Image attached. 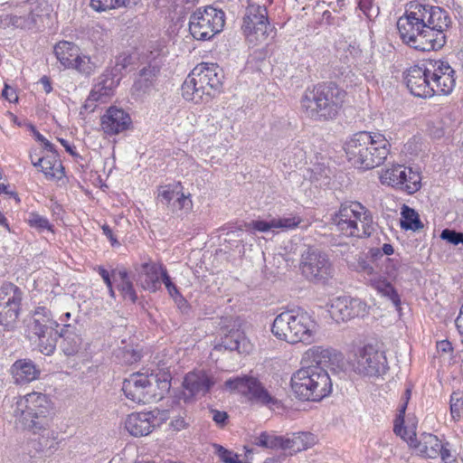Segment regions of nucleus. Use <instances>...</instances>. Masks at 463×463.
<instances>
[{
    "label": "nucleus",
    "mask_w": 463,
    "mask_h": 463,
    "mask_svg": "<svg viewBox=\"0 0 463 463\" xmlns=\"http://www.w3.org/2000/svg\"><path fill=\"white\" fill-rule=\"evenodd\" d=\"M331 220L337 231L346 237L365 238L374 231L371 212L356 201L341 203Z\"/></svg>",
    "instance_id": "7"
},
{
    "label": "nucleus",
    "mask_w": 463,
    "mask_h": 463,
    "mask_svg": "<svg viewBox=\"0 0 463 463\" xmlns=\"http://www.w3.org/2000/svg\"><path fill=\"white\" fill-rule=\"evenodd\" d=\"M34 166L40 165L48 179L61 180L64 175V168L58 155L42 156L36 162L32 161Z\"/></svg>",
    "instance_id": "31"
},
{
    "label": "nucleus",
    "mask_w": 463,
    "mask_h": 463,
    "mask_svg": "<svg viewBox=\"0 0 463 463\" xmlns=\"http://www.w3.org/2000/svg\"><path fill=\"white\" fill-rule=\"evenodd\" d=\"M440 238L452 245H463V232L455 230L444 229L440 233Z\"/></svg>",
    "instance_id": "53"
},
{
    "label": "nucleus",
    "mask_w": 463,
    "mask_h": 463,
    "mask_svg": "<svg viewBox=\"0 0 463 463\" xmlns=\"http://www.w3.org/2000/svg\"><path fill=\"white\" fill-rule=\"evenodd\" d=\"M183 190L181 183L173 184H166L160 186L158 189V199L169 208L175 198L178 196V193Z\"/></svg>",
    "instance_id": "40"
},
{
    "label": "nucleus",
    "mask_w": 463,
    "mask_h": 463,
    "mask_svg": "<svg viewBox=\"0 0 463 463\" xmlns=\"http://www.w3.org/2000/svg\"><path fill=\"white\" fill-rule=\"evenodd\" d=\"M112 279L118 282V288L121 291L125 298L131 302H136L137 296L134 289L133 283L128 277L126 269L113 270Z\"/></svg>",
    "instance_id": "36"
},
{
    "label": "nucleus",
    "mask_w": 463,
    "mask_h": 463,
    "mask_svg": "<svg viewBox=\"0 0 463 463\" xmlns=\"http://www.w3.org/2000/svg\"><path fill=\"white\" fill-rule=\"evenodd\" d=\"M450 18L439 6L410 2L405 14L397 21L402 41L421 52L439 50L446 43L445 31Z\"/></svg>",
    "instance_id": "1"
},
{
    "label": "nucleus",
    "mask_w": 463,
    "mask_h": 463,
    "mask_svg": "<svg viewBox=\"0 0 463 463\" xmlns=\"http://www.w3.org/2000/svg\"><path fill=\"white\" fill-rule=\"evenodd\" d=\"M224 13L212 6L198 8L190 16L189 31L196 40H210L222 31Z\"/></svg>",
    "instance_id": "9"
},
{
    "label": "nucleus",
    "mask_w": 463,
    "mask_h": 463,
    "mask_svg": "<svg viewBox=\"0 0 463 463\" xmlns=\"http://www.w3.org/2000/svg\"><path fill=\"white\" fill-rule=\"evenodd\" d=\"M27 222L32 228H35L40 232L43 230L52 231V225L49 220L37 213H30L28 214Z\"/></svg>",
    "instance_id": "49"
},
{
    "label": "nucleus",
    "mask_w": 463,
    "mask_h": 463,
    "mask_svg": "<svg viewBox=\"0 0 463 463\" xmlns=\"http://www.w3.org/2000/svg\"><path fill=\"white\" fill-rule=\"evenodd\" d=\"M117 356H121L125 364H133L140 360V354L130 348L118 350Z\"/></svg>",
    "instance_id": "55"
},
{
    "label": "nucleus",
    "mask_w": 463,
    "mask_h": 463,
    "mask_svg": "<svg viewBox=\"0 0 463 463\" xmlns=\"http://www.w3.org/2000/svg\"><path fill=\"white\" fill-rule=\"evenodd\" d=\"M315 443V437L309 432L294 433L291 437L283 438V450L295 454L308 449Z\"/></svg>",
    "instance_id": "32"
},
{
    "label": "nucleus",
    "mask_w": 463,
    "mask_h": 463,
    "mask_svg": "<svg viewBox=\"0 0 463 463\" xmlns=\"http://www.w3.org/2000/svg\"><path fill=\"white\" fill-rule=\"evenodd\" d=\"M455 323L458 332L463 335V312L459 311Z\"/></svg>",
    "instance_id": "64"
},
{
    "label": "nucleus",
    "mask_w": 463,
    "mask_h": 463,
    "mask_svg": "<svg viewBox=\"0 0 463 463\" xmlns=\"http://www.w3.org/2000/svg\"><path fill=\"white\" fill-rule=\"evenodd\" d=\"M302 222V219L297 215H290L287 217L273 218V225L275 232L278 231H288L298 227Z\"/></svg>",
    "instance_id": "42"
},
{
    "label": "nucleus",
    "mask_w": 463,
    "mask_h": 463,
    "mask_svg": "<svg viewBox=\"0 0 463 463\" xmlns=\"http://www.w3.org/2000/svg\"><path fill=\"white\" fill-rule=\"evenodd\" d=\"M401 215V226L402 229L416 232L423 228V223L418 213L408 205H402Z\"/></svg>",
    "instance_id": "38"
},
{
    "label": "nucleus",
    "mask_w": 463,
    "mask_h": 463,
    "mask_svg": "<svg viewBox=\"0 0 463 463\" xmlns=\"http://www.w3.org/2000/svg\"><path fill=\"white\" fill-rule=\"evenodd\" d=\"M24 293L16 285L6 282L0 286V325L10 330L16 323Z\"/></svg>",
    "instance_id": "16"
},
{
    "label": "nucleus",
    "mask_w": 463,
    "mask_h": 463,
    "mask_svg": "<svg viewBox=\"0 0 463 463\" xmlns=\"http://www.w3.org/2000/svg\"><path fill=\"white\" fill-rule=\"evenodd\" d=\"M370 284L380 294L391 300L395 307L400 306V297L391 282L388 281V278L377 275L375 278L370 279Z\"/></svg>",
    "instance_id": "35"
},
{
    "label": "nucleus",
    "mask_w": 463,
    "mask_h": 463,
    "mask_svg": "<svg viewBox=\"0 0 463 463\" xmlns=\"http://www.w3.org/2000/svg\"><path fill=\"white\" fill-rule=\"evenodd\" d=\"M390 143L383 134L360 131L344 146L347 160L356 168L369 170L381 165L389 154Z\"/></svg>",
    "instance_id": "4"
},
{
    "label": "nucleus",
    "mask_w": 463,
    "mask_h": 463,
    "mask_svg": "<svg viewBox=\"0 0 463 463\" xmlns=\"http://www.w3.org/2000/svg\"><path fill=\"white\" fill-rule=\"evenodd\" d=\"M358 6L364 14L368 18H371L373 15L374 12L373 0H359Z\"/></svg>",
    "instance_id": "56"
},
{
    "label": "nucleus",
    "mask_w": 463,
    "mask_h": 463,
    "mask_svg": "<svg viewBox=\"0 0 463 463\" xmlns=\"http://www.w3.org/2000/svg\"><path fill=\"white\" fill-rule=\"evenodd\" d=\"M156 385V375L136 373L124 380L122 391L128 400L136 403H148L157 396Z\"/></svg>",
    "instance_id": "14"
},
{
    "label": "nucleus",
    "mask_w": 463,
    "mask_h": 463,
    "mask_svg": "<svg viewBox=\"0 0 463 463\" xmlns=\"http://www.w3.org/2000/svg\"><path fill=\"white\" fill-rule=\"evenodd\" d=\"M117 82L110 74H103L97 84L92 88L87 100L85 108L94 110L96 102L105 103L113 93Z\"/></svg>",
    "instance_id": "26"
},
{
    "label": "nucleus",
    "mask_w": 463,
    "mask_h": 463,
    "mask_svg": "<svg viewBox=\"0 0 463 463\" xmlns=\"http://www.w3.org/2000/svg\"><path fill=\"white\" fill-rule=\"evenodd\" d=\"M398 260L385 257L379 260L378 276L383 277L386 275L388 279L395 278L397 273Z\"/></svg>",
    "instance_id": "44"
},
{
    "label": "nucleus",
    "mask_w": 463,
    "mask_h": 463,
    "mask_svg": "<svg viewBox=\"0 0 463 463\" xmlns=\"http://www.w3.org/2000/svg\"><path fill=\"white\" fill-rule=\"evenodd\" d=\"M380 180L383 184L412 194L421 186V177L418 171L404 165H392L382 171Z\"/></svg>",
    "instance_id": "15"
},
{
    "label": "nucleus",
    "mask_w": 463,
    "mask_h": 463,
    "mask_svg": "<svg viewBox=\"0 0 463 463\" xmlns=\"http://www.w3.org/2000/svg\"><path fill=\"white\" fill-rule=\"evenodd\" d=\"M393 247L389 243H384L383 247L380 248H372L368 254L373 259V262H379L385 257H388L393 253Z\"/></svg>",
    "instance_id": "50"
},
{
    "label": "nucleus",
    "mask_w": 463,
    "mask_h": 463,
    "mask_svg": "<svg viewBox=\"0 0 463 463\" xmlns=\"http://www.w3.org/2000/svg\"><path fill=\"white\" fill-rule=\"evenodd\" d=\"M58 326L59 324L52 319L50 310L44 307H39L27 326L28 337L37 344L40 352L45 355L53 354L57 336L61 339L60 346L66 355L76 354L82 344L76 326L65 324L60 332L57 331Z\"/></svg>",
    "instance_id": "3"
},
{
    "label": "nucleus",
    "mask_w": 463,
    "mask_h": 463,
    "mask_svg": "<svg viewBox=\"0 0 463 463\" xmlns=\"http://www.w3.org/2000/svg\"><path fill=\"white\" fill-rule=\"evenodd\" d=\"M213 384V378L203 371L189 373L184 380V387L191 396L204 395Z\"/></svg>",
    "instance_id": "28"
},
{
    "label": "nucleus",
    "mask_w": 463,
    "mask_h": 463,
    "mask_svg": "<svg viewBox=\"0 0 463 463\" xmlns=\"http://www.w3.org/2000/svg\"><path fill=\"white\" fill-rule=\"evenodd\" d=\"M173 212L184 211L188 213L193 208V202L190 195H185L182 191L178 193V196L169 207Z\"/></svg>",
    "instance_id": "47"
},
{
    "label": "nucleus",
    "mask_w": 463,
    "mask_h": 463,
    "mask_svg": "<svg viewBox=\"0 0 463 463\" xmlns=\"http://www.w3.org/2000/svg\"><path fill=\"white\" fill-rule=\"evenodd\" d=\"M245 227L247 230H255L260 232H267L269 231H272L275 232V228L273 225V218L269 221H263V220H256L251 221L250 222H248L245 224Z\"/></svg>",
    "instance_id": "51"
},
{
    "label": "nucleus",
    "mask_w": 463,
    "mask_h": 463,
    "mask_svg": "<svg viewBox=\"0 0 463 463\" xmlns=\"http://www.w3.org/2000/svg\"><path fill=\"white\" fill-rule=\"evenodd\" d=\"M411 388H407L402 396L403 402L399 409V414L395 420V424H394V428H393V431L397 435H400L404 439H405L406 431L403 430V427H402L403 417H404V413H405V411L407 408L408 402L411 399Z\"/></svg>",
    "instance_id": "41"
},
{
    "label": "nucleus",
    "mask_w": 463,
    "mask_h": 463,
    "mask_svg": "<svg viewBox=\"0 0 463 463\" xmlns=\"http://www.w3.org/2000/svg\"><path fill=\"white\" fill-rule=\"evenodd\" d=\"M429 73L431 76V86L434 95H448L456 85V71L445 61H430Z\"/></svg>",
    "instance_id": "18"
},
{
    "label": "nucleus",
    "mask_w": 463,
    "mask_h": 463,
    "mask_svg": "<svg viewBox=\"0 0 463 463\" xmlns=\"http://www.w3.org/2000/svg\"><path fill=\"white\" fill-rule=\"evenodd\" d=\"M345 91L334 82L317 84L307 89L301 98V110L315 121H327L336 117L344 102Z\"/></svg>",
    "instance_id": "5"
},
{
    "label": "nucleus",
    "mask_w": 463,
    "mask_h": 463,
    "mask_svg": "<svg viewBox=\"0 0 463 463\" xmlns=\"http://www.w3.org/2000/svg\"><path fill=\"white\" fill-rule=\"evenodd\" d=\"M160 414L159 411L131 413L125 421V428L134 437L146 436L162 424Z\"/></svg>",
    "instance_id": "21"
},
{
    "label": "nucleus",
    "mask_w": 463,
    "mask_h": 463,
    "mask_svg": "<svg viewBox=\"0 0 463 463\" xmlns=\"http://www.w3.org/2000/svg\"><path fill=\"white\" fill-rule=\"evenodd\" d=\"M0 28L24 29V20L21 14H5L0 16Z\"/></svg>",
    "instance_id": "48"
},
{
    "label": "nucleus",
    "mask_w": 463,
    "mask_h": 463,
    "mask_svg": "<svg viewBox=\"0 0 463 463\" xmlns=\"http://www.w3.org/2000/svg\"><path fill=\"white\" fill-rule=\"evenodd\" d=\"M343 364L341 352L319 345L310 347L302 355V367L291 376L293 392L303 401H321L332 392V381L326 367L335 371Z\"/></svg>",
    "instance_id": "2"
},
{
    "label": "nucleus",
    "mask_w": 463,
    "mask_h": 463,
    "mask_svg": "<svg viewBox=\"0 0 463 463\" xmlns=\"http://www.w3.org/2000/svg\"><path fill=\"white\" fill-rule=\"evenodd\" d=\"M132 120L128 112L115 106L110 107L100 118L102 131L109 136L118 135L131 126Z\"/></svg>",
    "instance_id": "23"
},
{
    "label": "nucleus",
    "mask_w": 463,
    "mask_h": 463,
    "mask_svg": "<svg viewBox=\"0 0 463 463\" xmlns=\"http://www.w3.org/2000/svg\"><path fill=\"white\" fill-rule=\"evenodd\" d=\"M58 140L71 156H72L73 157L80 156L79 154L76 152V147L74 146L71 145L67 140L63 138H59Z\"/></svg>",
    "instance_id": "60"
},
{
    "label": "nucleus",
    "mask_w": 463,
    "mask_h": 463,
    "mask_svg": "<svg viewBox=\"0 0 463 463\" xmlns=\"http://www.w3.org/2000/svg\"><path fill=\"white\" fill-rule=\"evenodd\" d=\"M54 53L65 68H71L79 53V48L72 43L63 41L54 46Z\"/></svg>",
    "instance_id": "33"
},
{
    "label": "nucleus",
    "mask_w": 463,
    "mask_h": 463,
    "mask_svg": "<svg viewBox=\"0 0 463 463\" xmlns=\"http://www.w3.org/2000/svg\"><path fill=\"white\" fill-rule=\"evenodd\" d=\"M71 68L76 69L80 73L90 75L94 72L95 65L91 62L90 57L85 55L80 56V53H78L75 61H72Z\"/></svg>",
    "instance_id": "46"
},
{
    "label": "nucleus",
    "mask_w": 463,
    "mask_h": 463,
    "mask_svg": "<svg viewBox=\"0 0 463 463\" xmlns=\"http://www.w3.org/2000/svg\"><path fill=\"white\" fill-rule=\"evenodd\" d=\"M197 66H202V75H204L209 86L212 87L214 93L218 92L222 85L223 71L216 63H200Z\"/></svg>",
    "instance_id": "34"
},
{
    "label": "nucleus",
    "mask_w": 463,
    "mask_h": 463,
    "mask_svg": "<svg viewBox=\"0 0 463 463\" xmlns=\"http://www.w3.org/2000/svg\"><path fill=\"white\" fill-rule=\"evenodd\" d=\"M170 426L174 430L180 431L185 429L188 426V423L185 421L184 418L179 416L171 420Z\"/></svg>",
    "instance_id": "58"
},
{
    "label": "nucleus",
    "mask_w": 463,
    "mask_h": 463,
    "mask_svg": "<svg viewBox=\"0 0 463 463\" xmlns=\"http://www.w3.org/2000/svg\"><path fill=\"white\" fill-rule=\"evenodd\" d=\"M300 269L307 279L316 282H325L335 273L327 254L316 248H308L302 253Z\"/></svg>",
    "instance_id": "13"
},
{
    "label": "nucleus",
    "mask_w": 463,
    "mask_h": 463,
    "mask_svg": "<svg viewBox=\"0 0 463 463\" xmlns=\"http://www.w3.org/2000/svg\"><path fill=\"white\" fill-rule=\"evenodd\" d=\"M215 452L219 456L220 459L224 463H241L239 459V456L231 450L226 449L221 445H214Z\"/></svg>",
    "instance_id": "52"
},
{
    "label": "nucleus",
    "mask_w": 463,
    "mask_h": 463,
    "mask_svg": "<svg viewBox=\"0 0 463 463\" xmlns=\"http://www.w3.org/2000/svg\"><path fill=\"white\" fill-rule=\"evenodd\" d=\"M378 266L379 262H373L371 257L370 260H367L363 254L358 255L352 263L353 269L365 278L368 277L369 281L370 279L375 278L378 275Z\"/></svg>",
    "instance_id": "37"
},
{
    "label": "nucleus",
    "mask_w": 463,
    "mask_h": 463,
    "mask_svg": "<svg viewBox=\"0 0 463 463\" xmlns=\"http://www.w3.org/2000/svg\"><path fill=\"white\" fill-rule=\"evenodd\" d=\"M407 442L423 458H436L441 451L440 440L430 433H423L420 440H417L415 434H412L408 438Z\"/></svg>",
    "instance_id": "27"
},
{
    "label": "nucleus",
    "mask_w": 463,
    "mask_h": 463,
    "mask_svg": "<svg viewBox=\"0 0 463 463\" xmlns=\"http://www.w3.org/2000/svg\"><path fill=\"white\" fill-rule=\"evenodd\" d=\"M2 95L10 102L17 100V95L14 90L9 87L7 84L5 85V88L2 91Z\"/></svg>",
    "instance_id": "59"
},
{
    "label": "nucleus",
    "mask_w": 463,
    "mask_h": 463,
    "mask_svg": "<svg viewBox=\"0 0 463 463\" xmlns=\"http://www.w3.org/2000/svg\"><path fill=\"white\" fill-rule=\"evenodd\" d=\"M48 397L41 392H31L17 401L14 416L17 424L34 433L44 429L50 410Z\"/></svg>",
    "instance_id": "8"
},
{
    "label": "nucleus",
    "mask_w": 463,
    "mask_h": 463,
    "mask_svg": "<svg viewBox=\"0 0 463 463\" xmlns=\"http://www.w3.org/2000/svg\"><path fill=\"white\" fill-rule=\"evenodd\" d=\"M40 83L43 85V88L46 93H50L52 91V88L50 79L48 77L43 76L40 80Z\"/></svg>",
    "instance_id": "62"
},
{
    "label": "nucleus",
    "mask_w": 463,
    "mask_h": 463,
    "mask_svg": "<svg viewBox=\"0 0 463 463\" xmlns=\"http://www.w3.org/2000/svg\"><path fill=\"white\" fill-rule=\"evenodd\" d=\"M135 270L137 276V282L145 290L156 292L161 288L163 271H166V269L161 263L148 261L136 267Z\"/></svg>",
    "instance_id": "22"
},
{
    "label": "nucleus",
    "mask_w": 463,
    "mask_h": 463,
    "mask_svg": "<svg viewBox=\"0 0 463 463\" xmlns=\"http://www.w3.org/2000/svg\"><path fill=\"white\" fill-rule=\"evenodd\" d=\"M254 443L262 448L282 449L283 438L262 432L255 439Z\"/></svg>",
    "instance_id": "43"
},
{
    "label": "nucleus",
    "mask_w": 463,
    "mask_h": 463,
    "mask_svg": "<svg viewBox=\"0 0 463 463\" xmlns=\"http://www.w3.org/2000/svg\"><path fill=\"white\" fill-rule=\"evenodd\" d=\"M50 6L44 0H30L24 7V14H21L24 29L40 28L44 19L49 16Z\"/></svg>",
    "instance_id": "25"
},
{
    "label": "nucleus",
    "mask_w": 463,
    "mask_h": 463,
    "mask_svg": "<svg viewBox=\"0 0 463 463\" xmlns=\"http://www.w3.org/2000/svg\"><path fill=\"white\" fill-rule=\"evenodd\" d=\"M161 282H163L165 284V286L169 295L172 298H174L175 299V301H177L178 298L181 301H184V298L180 295L177 287L175 286V283L172 282V279L169 277V275L167 273V270L166 271H163V279H162Z\"/></svg>",
    "instance_id": "54"
},
{
    "label": "nucleus",
    "mask_w": 463,
    "mask_h": 463,
    "mask_svg": "<svg viewBox=\"0 0 463 463\" xmlns=\"http://www.w3.org/2000/svg\"><path fill=\"white\" fill-rule=\"evenodd\" d=\"M211 413H212L213 420L217 425H220V426L224 425V423L228 418V414L225 411L211 410Z\"/></svg>",
    "instance_id": "57"
},
{
    "label": "nucleus",
    "mask_w": 463,
    "mask_h": 463,
    "mask_svg": "<svg viewBox=\"0 0 463 463\" xmlns=\"http://www.w3.org/2000/svg\"><path fill=\"white\" fill-rule=\"evenodd\" d=\"M159 73L160 64L156 61L142 68L132 86V93L138 98L148 94L155 87Z\"/></svg>",
    "instance_id": "24"
},
{
    "label": "nucleus",
    "mask_w": 463,
    "mask_h": 463,
    "mask_svg": "<svg viewBox=\"0 0 463 463\" xmlns=\"http://www.w3.org/2000/svg\"><path fill=\"white\" fill-rule=\"evenodd\" d=\"M437 348L446 353L451 350V344L449 341H440L437 344Z\"/></svg>",
    "instance_id": "63"
},
{
    "label": "nucleus",
    "mask_w": 463,
    "mask_h": 463,
    "mask_svg": "<svg viewBox=\"0 0 463 463\" xmlns=\"http://www.w3.org/2000/svg\"><path fill=\"white\" fill-rule=\"evenodd\" d=\"M429 69L430 61L421 66H411L405 71L404 80L412 95L420 98H430L434 95Z\"/></svg>",
    "instance_id": "17"
},
{
    "label": "nucleus",
    "mask_w": 463,
    "mask_h": 463,
    "mask_svg": "<svg viewBox=\"0 0 463 463\" xmlns=\"http://www.w3.org/2000/svg\"><path fill=\"white\" fill-rule=\"evenodd\" d=\"M368 312L366 303L359 298L343 296L332 300L329 313L336 322H345L355 317H364Z\"/></svg>",
    "instance_id": "20"
},
{
    "label": "nucleus",
    "mask_w": 463,
    "mask_h": 463,
    "mask_svg": "<svg viewBox=\"0 0 463 463\" xmlns=\"http://www.w3.org/2000/svg\"><path fill=\"white\" fill-rule=\"evenodd\" d=\"M317 329V325L308 313L295 310L279 314L271 326V332L278 339L289 344H310Z\"/></svg>",
    "instance_id": "6"
},
{
    "label": "nucleus",
    "mask_w": 463,
    "mask_h": 463,
    "mask_svg": "<svg viewBox=\"0 0 463 463\" xmlns=\"http://www.w3.org/2000/svg\"><path fill=\"white\" fill-rule=\"evenodd\" d=\"M351 365L355 373L370 378L380 377L388 370L384 351L373 345H366L358 349Z\"/></svg>",
    "instance_id": "10"
},
{
    "label": "nucleus",
    "mask_w": 463,
    "mask_h": 463,
    "mask_svg": "<svg viewBox=\"0 0 463 463\" xmlns=\"http://www.w3.org/2000/svg\"><path fill=\"white\" fill-rule=\"evenodd\" d=\"M202 68L195 66L182 85V95L186 100L200 103L203 101L204 97L208 99L215 95L204 75L201 74V71H203Z\"/></svg>",
    "instance_id": "19"
},
{
    "label": "nucleus",
    "mask_w": 463,
    "mask_h": 463,
    "mask_svg": "<svg viewBox=\"0 0 463 463\" xmlns=\"http://www.w3.org/2000/svg\"><path fill=\"white\" fill-rule=\"evenodd\" d=\"M241 29L250 43L257 45L264 43L269 34L273 33V28L268 20L266 7L249 2Z\"/></svg>",
    "instance_id": "11"
},
{
    "label": "nucleus",
    "mask_w": 463,
    "mask_h": 463,
    "mask_svg": "<svg viewBox=\"0 0 463 463\" xmlns=\"http://www.w3.org/2000/svg\"><path fill=\"white\" fill-rule=\"evenodd\" d=\"M226 389L237 392L250 401H254L269 408H279L281 402L272 396L258 378L244 374L228 379L224 383Z\"/></svg>",
    "instance_id": "12"
},
{
    "label": "nucleus",
    "mask_w": 463,
    "mask_h": 463,
    "mask_svg": "<svg viewBox=\"0 0 463 463\" xmlns=\"http://www.w3.org/2000/svg\"><path fill=\"white\" fill-rule=\"evenodd\" d=\"M139 1L140 0H90V5L94 10L102 12L123 6L136 5Z\"/></svg>",
    "instance_id": "39"
},
{
    "label": "nucleus",
    "mask_w": 463,
    "mask_h": 463,
    "mask_svg": "<svg viewBox=\"0 0 463 463\" xmlns=\"http://www.w3.org/2000/svg\"><path fill=\"white\" fill-rule=\"evenodd\" d=\"M222 334L221 343L215 346V349L236 350L239 353L248 352V343L242 331L238 328L223 329Z\"/></svg>",
    "instance_id": "29"
},
{
    "label": "nucleus",
    "mask_w": 463,
    "mask_h": 463,
    "mask_svg": "<svg viewBox=\"0 0 463 463\" xmlns=\"http://www.w3.org/2000/svg\"><path fill=\"white\" fill-rule=\"evenodd\" d=\"M450 413L454 420L463 418V392L455 391L450 395Z\"/></svg>",
    "instance_id": "45"
},
{
    "label": "nucleus",
    "mask_w": 463,
    "mask_h": 463,
    "mask_svg": "<svg viewBox=\"0 0 463 463\" xmlns=\"http://www.w3.org/2000/svg\"><path fill=\"white\" fill-rule=\"evenodd\" d=\"M12 374L14 382L18 384L30 383L35 380L40 371L30 360H18L12 366Z\"/></svg>",
    "instance_id": "30"
},
{
    "label": "nucleus",
    "mask_w": 463,
    "mask_h": 463,
    "mask_svg": "<svg viewBox=\"0 0 463 463\" xmlns=\"http://www.w3.org/2000/svg\"><path fill=\"white\" fill-rule=\"evenodd\" d=\"M98 271L107 287H110V284H112V274L110 275L109 272L102 267H99Z\"/></svg>",
    "instance_id": "61"
}]
</instances>
